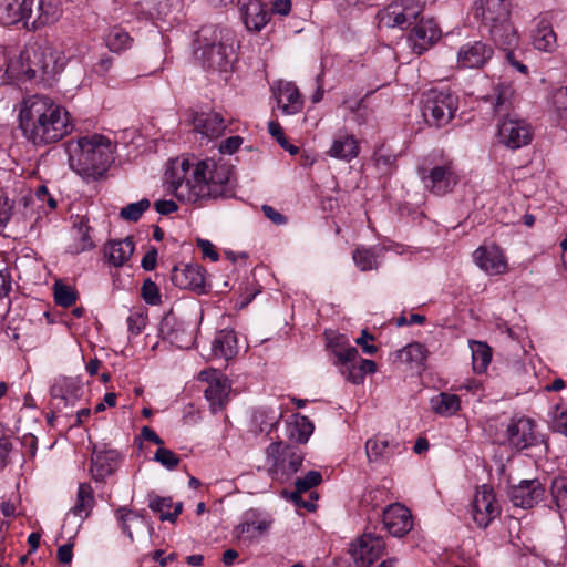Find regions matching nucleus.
Masks as SVG:
<instances>
[{"instance_id":"f8f14e48","label":"nucleus","mask_w":567,"mask_h":567,"mask_svg":"<svg viewBox=\"0 0 567 567\" xmlns=\"http://www.w3.org/2000/svg\"><path fill=\"white\" fill-rule=\"evenodd\" d=\"M533 140V127L523 118L504 117L498 124V141L511 150L520 148Z\"/></svg>"},{"instance_id":"c85d7f7f","label":"nucleus","mask_w":567,"mask_h":567,"mask_svg":"<svg viewBox=\"0 0 567 567\" xmlns=\"http://www.w3.org/2000/svg\"><path fill=\"white\" fill-rule=\"evenodd\" d=\"M493 42L503 51L514 49L518 42L517 32L509 17L486 27Z\"/></svg>"},{"instance_id":"6e6552de","label":"nucleus","mask_w":567,"mask_h":567,"mask_svg":"<svg viewBox=\"0 0 567 567\" xmlns=\"http://www.w3.org/2000/svg\"><path fill=\"white\" fill-rule=\"evenodd\" d=\"M198 380L207 383L204 395L209 403L212 413H217L225 409L229 402L231 382L220 371L209 368L198 373Z\"/></svg>"},{"instance_id":"4468645a","label":"nucleus","mask_w":567,"mask_h":567,"mask_svg":"<svg viewBox=\"0 0 567 567\" xmlns=\"http://www.w3.org/2000/svg\"><path fill=\"white\" fill-rule=\"evenodd\" d=\"M32 197L22 196L17 202L7 195L0 196V233L13 220L16 224L25 223L33 215L30 206Z\"/></svg>"},{"instance_id":"7c9ffc66","label":"nucleus","mask_w":567,"mask_h":567,"mask_svg":"<svg viewBox=\"0 0 567 567\" xmlns=\"http://www.w3.org/2000/svg\"><path fill=\"white\" fill-rule=\"evenodd\" d=\"M238 352L237 336L234 330L223 329L218 331L212 342V355L214 358L229 360Z\"/></svg>"},{"instance_id":"393cba45","label":"nucleus","mask_w":567,"mask_h":567,"mask_svg":"<svg viewBox=\"0 0 567 567\" xmlns=\"http://www.w3.org/2000/svg\"><path fill=\"white\" fill-rule=\"evenodd\" d=\"M275 96L279 109L286 115H293L302 110L303 101L298 87L291 82H279Z\"/></svg>"},{"instance_id":"c9c22d12","label":"nucleus","mask_w":567,"mask_h":567,"mask_svg":"<svg viewBox=\"0 0 567 567\" xmlns=\"http://www.w3.org/2000/svg\"><path fill=\"white\" fill-rule=\"evenodd\" d=\"M37 17L28 19L27 29L37 30L45 24L54 22L59 17L55 0H35Z\"/></svg>"},{"instance_id":"de8ad7c7","label":"nucleus","mask_w":567,"mask_h":567,"mask_svg":"<svg viewBox=\"0 0 567 567\" xmlns=\"http://www.w3.org/2000/svg\"><path fill=\"white\" fill-rule=\"evenodd\" d=\"M355 266L361 271H369L378 268V256L377 254L365 247H358L352 254Z\"/></svg>"},{"instance_id":"6ab92c4d","label":"nucleus","mask_w":567,"mask_h":567,"mask_svg":"<svg viewBox=\"0 0 567 567\" xmlns=\"http://www.w3.org/2000/svg\"><path fill=\"white\" fill-rule=\"evenodd\" d=\"M493 55V49L482 42L473 41L463 44L457 53V63L461 68H482Z\"/></svg>"},{"instance_id":"37998d69","label":"nucleus","mask_w":567,"mask_h":567,"mask_svg":"<svg viewBox=\"0 0 567 567\" xmlns=\"http://www.w3.org/2000/svg\"><path fill=\"white\" fill-rule=\"evenodd\" d=\"M427 350L419 343L413 342L398 351L396 358L400 362L408 364L421 365L426 360Z\"/></svg>"},{"instance_id":"58836bf2","label":"nucleus","mask_w":567,"mask_h":567,"mask_svg":"<svg viewBox=\"0 0 567 567\" xmlns=\"http://www.w3.org/2000/svg\"><path fill=\"white\" fill-rule=\"evenodd\" d=\"M148 507L159 515L161 520H168L175 523L177 516L183 511V503L178 502L173 504L171 497H161L157 495L150 496Z\"/></svg>"},{"instance_id":"cd10ccee","label":"nucleus","mask_w":567,"mask_h":567,"mask_svg":"<svg viewBox=\"0 0 567 567\" xmlns=\"http://www.w3.org/2000/svg\"><path fill=\"white\" fill-rule=\"evenodd\" d=\"M71 237L72 243L69 244L68 251L72 255L81 254L94 247L93 240L90 236L87 218L84 216H75L71 229Z\"/></svg>"},{"instance_id":"7ed1b4c3","label":"nucleus","mask_w":567,"mask_h":567,"mask_svg":"<svg viewBox=\"0 0 567 567\" xmlns=\"http://www.w3.org/2000/svg\"><path fill=\"white\" fill-rule=\"evenodd\" d=\"M66 152L70 167L87 181L102 177L113 162L112 143L100 134L69 141Z\"/></svg>"},{"instance_id":"72a5a7b5","label":"nucleus","mask_w":567,"mask_h":567,"mask_svg":"<svg viewBox=\"0 0 567 567\" xmlns=\"http://www.w3.org/2000/svg\"><path fill=\"white\" fill-rule=\"evenodd\" d=\"M322 482L321 473L318 471H309L303 477H299L295 482V492L291 494L293 502L308 511H315L316 505L312 501H302L301 495L311 488L318 486Z\"/></svg>"},{"instance_id":"a878e982","label":"nucleus","mask_w":567,"mask_h":567,"mask_svg":"<svg viewBox=\"0 0 567 567\" xmlns=\"http://www.w3.org/2000/svg\"><path fill=\"white\" fill-rule=\"evenodd\" d=\"M399 444L385 436L375 435L365 442V454L370 463H385L398 450Z\"/></svg>"},{"instance_id":"13d9d810","label":"nucleus","mask_w":567,"mask_h":567,"mask_svg":"<svg viewBox=\"0 0 567 567\" xmlns=\"http://www.w3.org/2000/svg\"><path fill=\"white\" fill-rule=\"evenodd\" d=\"M13 446L8 437H0V470L4 468L11 462Z\"/></svg>"},{"instance_id":"4c0bfd02","label":"nucleus","mask_w":567,"mask_h":567,"mask_svg":"<svg viewBox=\"0 0 567 567\" xmlns=\"http://www.w3.org/2000/svg\"><path fill=\"white\" fill-rule=\"evenodd\" d=\"M532 39L534 47L540 51L549 52L556 47V34L546 17L539 18Z\"/></svg>"},{"instance_id":"603ef678","label":"nucleus","mask_w":567,"mask_h":567,"mask_svg":"<svg viewBox=\"0 0 567 567\" xmlns=\"http://www.w3.org/2000/svg\"><path fill=\"white\" fill-rule=\"evenodd\" d=\"M150 200L143 198L136 203H131L123 207L120 212V216L128 221H137L143 213L150 208Z\"/></svg>"},{"instance_id":"3c124183","label":"nucleus","mask_w":567,"mask_h":567,"mask_svg":"<svg viewBox=\"0 0 567 567\" xmlns=\"http://www.w3.org/2000/svg\"><path fill=\"white\" fill-rule=\"evenodd\" d=\"M551 496L558 511L567 514V477H556L553 481Z\"/></svg>"},{"instance_id":"f704fd0d","label":"nucleus","mask_w":567,"mask_h":567,"mask_svg":"<svg viewBox=\"0 0 567 567\" xmlns=\"http://www.w3.org/2000/svg\"><path fill=\"white\" fill-rule=\"evenodd\" d=\"M194 128L202 135L214 138L225 131L226 124L218 113H202L195 116Z\"/></svg>"},{"instance_id":"680f3d73","label":"nucleus","mask_w":567,"mask_h":567,"mask_svg":"<svg viewBox=\"0 0 567 567\" xmlns=\"http://www.w3.org/2000/svg\"><path fill=\"white\" fill-rule=\"evenodd\" d=\"M553 426L557 432L567 435V408L564 410L557 408Z\"/></svg>"},{"instance_id":"39448f33","label":"nucleus","mask_w":567,"mask_h":567,"mask_svg":"<svg viewBox=\"0 0 567 567\" xmlns=\"http://www.w3.org/2000/svg\"><path fill=\"white\" fill-rule=\"evenodd\" d=\"M457 109L458 99L449 90L440 91L432 89L422 96V115L432 126L442 127L449 124Z\"/></svg>"},{"instance_id":"e433bc0d","label":"nucleus","mask_w":567,"mask_h":567,"mask_svg":"<svg viewBox=\"0 0 567 567\" xmlns=\"http://www.w3.org/2000/svg\"><path fill=\"white\" fill-rule=\"evenodd\" d=\"M431 410L442 417H451L461 409V399L458 395L449 392H441L430 400Z\"/></svg>"},{"instance_id":"a211bd4d","label":"nucleus","mask_w":567,"mask_h":567,"mask_svg":"<svg viewBox=\"0 0 567 567\" xmlns=\"http://www.w3.org/2000/svg\"><path fill=\"white\" fill-rule=\"evenodd\" d=\"M383 524L394 537H402L413 527L411 512L402 504H391L383 511Z\"/></svg>"},{"instance_id":"0e129e2a","label":"nucleus","mask_w":567,"mask_h":567,"mask_svg":"<svg viewBox=\"0 0 567 567\" xmlns=\"http://www.w3.org/2000/svg\"><path fill=\"white\" fill-rule=\"evenodd\" d=\"M154 207L156 212L161 215H168L178 209V206L174 200L171 199H161L155 202Z\"/></svg>"},{"instance_id":"1a4fd4ad","label":"nucleus","mask_w":567,"mask_h":567,"mask_svg":"<svg viewBox=\"0 0 567 567\" xmlns=\"http://www.w3.org/2000/svg\"><path fill=\"white\" fill-rule=\"evenodd\" d=\"M27 64H22V72L29 80L48 81L56 72V59L51 50L35 48L21 54Z\"/></svg>"},{"instance_id":"5701e85b","label":"nucleus","mask_w":567,"mask_h":567,"mask_svg":"<svg viewBox=\"0 0 567 567\" xmlns=\"http://www.w3.org/2000/svg\"><path fill=\"white\" fill-rule=\"evenodd\" d=\"M475 18L482 21L483 27H488L497 21H504L509 16V2L507 0H477L474 8Z\"/></svg>"},{"instance_id":"473e14b6","label":"nucleus","mask_w":567,"mask_h":567,"mask_svg":"<svg viewBox=\"0 0 567 567\" xmlns=\"http://www.w3.org/2000/svg\"><path fill=\"white\" fill-rule=\"evenodd\" d=\"M515 91L511 84L498 83L494 86L493 93L487 97L494 113L506 115L514 107Z\"/></svg>"},{"instance_id":"e2e57ef3","label":"nucleus","mask_w":567,"mask_h":567,"mask_svg":"<svg viewBox=\"0 0 567 567\" xmlns=\"http://www.w3.org/2000/svg\"><path fill=\"white\" fill-rule=\"evenodd\" d=\"M197 246L200 248L204 257H208L212 261H217L219 259L218 252L209 240L198 239Z\"/></svg>"},{"instance_id":"bb28decb","label":"nucleus","mask_w":567,"mask_h":567,"mask_svg":"<svg viewBox=\"0 0 567 567\" xmlns=\"http://www.w3.org/2000/svg\"><path fill=\"white\" fill-rule=\"evenodd\" d=\"M360 153V145L358 140L347 133H339L332 141V144L327 154L336 159L351 162Z\"/></svg>"},{"instance_id":"4d7b16f0","label":"nucleus","mask_w":567,"mask_h":567,"mask_svg":"<svg viewBox=\"0 0 567 567\" xmlns=\"http://www.w3.org/2000/svg\"><path fill=\"white\" fill-rule=\"evenodd\" d=\"M553 103L560 118L567 121V85L554 93Z\"/></svg>"},{"instance_id":"b1692460","label":"nucleus","mask_w":567,"mask_h":567,"mask_svg":"<svg viewBox=\"0 0 567 567\" xmlns=\"http://www.w3.org/2000/svg\"><path fill=\"white\" fill-rule=\"evenodd\" d=\"M241 19L249 31H260L269 21L270 12L260 0H247L240 6Z\"/></svg>"},{"instance_id":"9d476101","label":"nucleus","mask_w":567,"mask_h":567,"mask_svg":"<svg viewBox=\"0 0 567 567\" xmlns=\"http://www.w3.org/2000/svg\"><path fill=\"white\" fill-rule=\"evenodd\" d=\"M421 13V7L413 0L392 1L377 14L379 25L385 28L411 25L412 20H416Z\"/></svg>"},{"instance_id":"5fc2aeb1","label":"nucleus","mask_w":567,"mask_h":567,"mask_svg":"<svg viewBox=\"0 0 567 567\" xmlns=\"http://www.w3.org/2000/svg\"><path fill=\"white\" fill-rule=\"evenodd\" d=\"M127 329L132 334H140L147 323V313L142 310H135L127 317Z\"/></svg>"},{"instance_id":"f3484780","label":"nucleus","mask_w":567,"mask_h":567,"mask_svg":"<svg viewBox=\"0 0 567 567\" xmlns=\"http://www.w3.org/2000/svg\"><path fill=\"white\" fill-rule=\"evenodd\" d=\"M34 4L35 0H0V23L12 25L22 22L27 29Z\"/></svg>"},{"instance_id":"ea45409f","label":"nucleus","mask_w":567,"mask_h":567,"mask_svg":"<svg viewBox=\"0 0 567 567\" xmlns=\"http://www.w3.org/2000/svg\"><path fill=\"white\" fill-rule=\"evenodd\" d=\"M133 251L134 243L131 237L111 241L106 247L109 261L115 267L123 266L131 258Z\"/></svg>"},{"instance_id":"a18cd8bd","label":"nucleus","mask_w":567,"mask_h":567,"mask_svg":"<svg viewBox=\"0 0 567 567\" xmlns=\"http://www.w3.org/2000/svg\"><path fill=\"white\" fill-rule=\"evenodd\" d=\"M343 337L338 338L336 343H330L333 354L337 357L336 364L343 367L357 363L359 352L354 347H343Z\"/></svg>"},{"instance_id":"f03ea898","label":"nucleus","mask_w":567,"mask_h":567,"mask_svg":"<svg viewBox=\"0 0 567 567\" xmlns=\"http://www.w3.org/2000/svg\"><path fill=\"white\" fill-rule=\"evenodd\" d=\"M18 121L25 138L35 146L56 143L74 128L68 110L42 94L23 97L19 104Z\"/></svg>"},{"instance_id":"aec40b11","label":"nucleus","mask_w":567,"mask_h":567,"mask_svg":"<svg viewBox=\"0 0 567 567\" xmlns=\"http://www.w3.org/2000/svg\"><path fill=\"white\" fill-rule=\"evenodd\" d=\"M476 265L489 275H502L507 271V261L499 247L482 246L473 254Z\"/></svg>"},{"instance_id":"79ce46f5","label":"nucleus","mask_w":567,"mask_h":567,"mask_svg":"<svg viewBox=\"0 0 567 567\" xmlns=\"http://www.w3.org/2000/svg\"><path fill=\"white\" fill-rule=\"evenodd\" d=\"M105 44L112 51L120 53L132 45L133 39L121 27H112L105 34Z\"/></svg>"},{"instance_id":"f257e3e1","label":"nucleus","mask_w":567,"mask_h":567,"mask_svg":"<svg viewBox=\"0 0 567 567\" xmlns=\"http://www.w3.org/2000/svg\"><path fill=\"white\" fill-rule=\"evenodd\" d=\"M229 175L227 165L212 158L196 163L176 159L166 171L165 182L179 202L196 204L223 196Z\"/></svg>"},{"instance_id":"052dcab7","label":"nucleus","mask_w":567,"mask_h":567,"mask_svg":"<svg viewBox=\"0 0 567 567\" xmlns=\"http://www.w3.org/2000/svg\"><path fill=\"white\" fill-rule=\"evenodd\" d=\"M241 143L243 138L240 136H230L221 142L219 145V152L231 155L240 147Z\"/></svg>"},{"instance_id":"69168bd1","label":"nucleus","mask_w":567,"mask_h":567,"mask_svg":"<svg viewBox=\"0 0 567 567\" xmlns=\"http://www.w3.org/2000/svg\"><path fill=\"white\" fill-rule=\"evenodd\" d=\"M261 209H262L265 216L269 220H271L274 224H276V225L286 224L287 218L282 214H280L278 210H276L274 207H271L269 205H264Z\"/></svg>"},{"instance_id":"774afa93","label":"nucleus","mask_w":567,"mask_h":567,"mask_svg":"<svg viewBox=\"0 0 567 567\" xmlns=\"http://www.w3.org/2000/svg\"><path fill=\"white\" fill-rule=\"evenodd\" d=\"M73 544L68 543L58 548V559L61 564L68 565L73 558Z\"/></svg>"},{"instance_id":"c03bdc74","label":"nucleus","mask_w":567,"mask_h":567,"mask_svg":"<svg viewBox=\"0 0 567 567\" xmlns=\"http://www.w3.org/2000/svg\"><path fill=\"white\" fill-rule=\"evenodd\" d=\"M471 349L474 371L477 373L484 372L492 359L491 348L484 342L474 341Z\"/></svg>"},{"instance_id":"a19ab883","label":"nucleus","mask_w":567,"mask_h":567,"mask_svg":"<svg viewBox=\"0 0 567 567\" xmlns=\"http://www.w3.org/2000/svg\"><path fill=\"white\" fill-rule=\"evenodd\" d=\"M116 516L123 533L131 539H133L132 529L141 530L146 526V522L142 515L125 507L118 508L116 511Z\"/></svg>"},{"instance_id":"20e7f679","label":"nucleus","mask_w":567,"mask_h":567,"mask_svg":"<svg viewBox=\"0 0 567 567\" xmlns=\"http://www.w3.org/2000/svg\"><path fill=\"white\" fill-rule=\"evenodd\" d=\"M196 58L210 70L227 71L231 60L233 44L221 30L205 25L196 33Z\"/></svg>"},{"instance_id":"0eeeda50","label":"nucleus","mask_w":567,"mask_h":567,"mask_svg":"<svg viewBox=\"0 0 567 567\" xmlns=\"http://www.w3.org/2000/svg\"><path fill=\"white\" fill-rule=\"evenodd\" d=\"M417 172L424 187L434 196L452 193L461 179L452 162L435 165L431 169L419 168Z\"/></svg>"},{"instance_id":"09e8293b","label":"nucleus","mask_w":567,"mask_h":567,"mask_svg":"<svg viewBox=\"0 0 567 567\" xmlns=\"http://www.w3.org/2000/svg\"><path fill=\"white\" fill-rule=\"evenodd\" d=\"M270 527V522L262 519L259 522H244L237 526L238 537L256 538L265 534Z\"/></svg>"},{"instance_id":"dca6fc26","label":"nucleus","mask_w":567,"mask_h":567,"mask_svg":"<svg viewBox=\"0 0 567 567\" xmlns=\"http://www.w3.org/2000/svg\"><path fill=\"white\" fill-rule=\"evenodd\" d=\"M507 443L516 449L524 450L538 443L535 423L528 417L512 419L506 427Z\"/></svg>"},{"instance_id":"423d86ee","label":"nucleus","mask_w":567,"mask_h":567,"mask_svg":"<svg viewBox=\"0 0 567 567\" xmlns=\"http://www.w3.org/2000/svg\"><path fill=\"white\" fill-rule=\"evenodd\" d=\"M269 475L278 481H287L300 468L303 455L298 447L274 442L266 449Z\"/></svg>"},{"instance_id":"4be33fe9","label":"nucleus","mask_w":567,"mask_h":567,"mask_svg":"<svg viewBox=\"0 0 567 567\" xmlns=\"http://www.w3.org/2000/svg\"><path fill=\"white\" fill-rule=\"evenodd\" d=\"M172 282L181 289L202 292L205 287L204 269L197 264L174 267L171 275Z\"/></svg>"},{"instance_id":"bf43d9fd","label":"nucleus","mask_w":567,"mask_h":567,"mask_svg":"<svg viewBox=\"0 0 567 567\" xmlns=\"http://www.w3.org/2000/svg\"><path fill=\"white\" fill-rule=\"evenodd\" d=\"M341 373L353 384H360L364 380L363 372H361L357 363L343 367Z\"/></svg>"},{"instance_id":"412c9836","label":"nucleus","mask_w":567,"mask_h":567,"mask_svg":"<svg viewBox=\"0 0 567 567\" xmlns=\"http://www.w3.org/2000/svg\"><path fill=\"white\" fill-rule=\"evenodd\" d=\"M508 495L514 506L530 508L543 497L544 488L538 480H526L512 486Z\"/></svg>"},{"instance_id":"9b49d317","label":"nucleus","mask_w":567,"mask_h":567,"mask_svg":"<svg viewBox=\"0 0 567 567\" xmlns=\"http://www.w3.org/2000/svg\"><path fill=\"white\" fill-rule=\"evenodd\" d=\"M411 25L412 29L408 35V43L417 55L427 51L441 38V29L433 18H417L412 20Z\"/></svg>"},{"instance_id":"864d4df0","label":"nucleus","mask_w":567,"mask_h":567,"mask_svg":"<svg viewBox=\"0 0 567 567\" xmlns=\"http://www.w3.org/2000/svg\"><path fill=\"white\" fill-rule=\"evenodd\" d=\"M154 460L167 470L176 468L181 462L179 457L173 451L163 446L156 450Z\"/></svg>"},{"instance_id":"2eb2a0df","label":"nucleus","mask_w":567,"mask_h":567,"mask_svg":"<svg viewBox=\"0 0 567 567\" xmlns=\"http://www.w3.org/2000/svg\"><path fill=\"white\" fill-rule=\"evenodd\" d=\"M499 515V507L495 502L492 487L483 485L476 493L472 505V516L481 528H486Z\"/></svg>"},{"instance_id":"338daca9","label":"nucleus","mask_w":567,"mask_h":567,"mask_svg":"<svg viewBox=\"0 0 567 567\" xmlns=\"http://www.w3.org/2000/svg\"><path fill=\"white\" fill-rule=\"evenodd\" d=\"M269 133L272 137L277 140L279 145L281 147H286L287 145V138L285 137V134L282 132V128L278 122L271 121L268 124Z\"/></svg>"},{"instance_id":"ddd939ff","label":"nucleus","mask_w":567,"mask_h":567,"mask_svg":"<svg viewBox=\"0 0 567 567\" xmlns=\"http://www.w3.org/2000/svg\"><path fill=\"white\" fill-rule=\"evenodd\" d=\"M385 543L382 537L365 532L351 544L350 554L357 565L369 567L383 555Z\"/></svg>"},{"instance_id":"c756f323","label":"nucleus","mask_w":567,"mask_h":567,"mask_svg":"<svg viewBox=\"0 0 567 567\" xmlns=\"http://www.w3.org/2000/svg\"><path fill=\"white\" fill-rule=\"evenodd\" d=\"M118 453L114 450L94 451L91 457V473L95 481H103L117 467Z\"/></svg>"},{"instance_id":"2f4dec72","label":"nucleus","mask_w":567,"mask_h":567,"mask_svg":"<svg viewBox=\"0 0 567 567\" xmlns=\"http://www.w3.org/2000/svg\"><path fill=\"white\" fill-rule=\"evenodd\" d=\"M95 506L93 488L87 483H81L78 488L76 499L68 515L78 517L82 524Z\"/></svg>"},{"instance_id":"6e6d98bb","label":"nucleus","mask_w":567,"mask_h":567,"mask_svg":"<svg viewBox=\"0 0 567 567\" xmlns=\"http://www.w3.org/2000/svg\"><path fill=\"white\" fill-rule=\"evenodd\" d=\"M142 298L148 305H158L161 302V295L158 287L151 279H146L142 286Z\"/></svg>"},{"instance_id":"8fccbe9b","label":"nucleus","mask_w":567,"mask_h":567,"mask_svg":"<svg viewBox=\"0 0 567 567\" xmlns=\"http://www.w3.org/2000/svg\"><path fill=\"white\" fill-rule=\"evenodd\" d=\"M54 301L56 305L69 308L75 303L78 295L75 290L61 281H56L53 286Z\"/></svg>"},{"instance_id":"49530a36","label":"nucleus","mask_w":567,"mask_h":567,"mask_svg":"<svg viewBox=\"0 0 567 567\" xmlns=\"http://www.w3.org/2000/svg\"><path fill=\"white\" fill-rule=\"evenodd\" d=\"M313 432V424L303 415H298L290 425L289 437L298 443H306Z\"/></svg>"}]
</instances>
